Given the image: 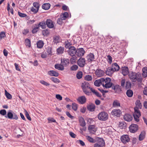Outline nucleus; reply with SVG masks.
<instances>
[{
    "label": "nucleus",
    "mask_w": 147,
    "mask_h": 147,
    "mask_svg": "<svg viewBox=\"0 0 147 147\" xmlns=\"http://www.w3.org/2000/svg\"><path fill=\"white\" fill-rule=\"evenodd\" d=\"M129 76L131 81L133 82L142 83L143 78L141 74L138 72L137 73L131 72L129 74Z\"/></svg>",
    "instance_id": "f257e3e1"
},
{
    "label": "nucleus",
    "mask_w": 147,
    "mask_h": 147,
    "mask_svg": "<svg viewBox=\"0 0 147 147\" xmlns=\"http://www.w3.org/2000/svg\"><path fill=\"white\" fill-rule=\"evenodd\" d=\"M84 92L86 95H89L91 92H90L88 90V89H89L91 90V88L90 85L88 82H84L82 84L81 86Z\"/></svg>",
    "instance_id": "f03ea898"
},
{
    "label": "nucleus",
    "mask_w": 147,
    "mask_h": 147,
    "mask_svg": "<svg viewBox=\"0 0 147 147\" xmlns=\"http://www.w3.org/2000/svg\"><path fill=\"white\" fill-rule=\"evenodd\" d=\"M98 118L101 121H105L108 119V115L107 113L105 112H101L98 114Z\"/></svg>",
    "instance_id": "7ed1b4c3"
},
{
    "label": "nucleus",
    "mask_w": 147,
    "mask_h": 147,
    "mask_svg": "<svg viewBox=\"0 0 147 147\" xmlns=\"http://www.w3.org/2000/svg\"><path fill=\"white\" fill-rule=\"evenodd\" d=\"M111 79L109 78H107L105 79V81L103 83V87L107 88L112 87L113 84L111 82Z\"/></svg>",
    "instance_id": "20e7f679"
},
{
    "label": "nucleus",
    "mask_w": 147,
    "mask_h": 147,
    "mask_svg": "<svg viewBox=\"0 0 147 147\" xmlns=\"http://www.w3.org/2000/svg\"><path fill=\"white\" fill-rule=\"evenodd\" d=\"M6 118L10 119H14L17 120L18 119V117L17 115L15 113H13L11 112H9L7 114V116H5Z\"/></svg>",
    "instance_id": "39448f33"
},
{
    "label": "nucleus",
    "mask_w": 147,
    "mask_h": 147,
    "mask_svg": "<svg viewBox=\"0 0 147 147\" xmlns=\"http://www.w3.org/2000/svg\"><path fill=\"white\" fill-rule=\"evenodd\" d=\"M129 129L130 132L135 133L138 130V127L137 125L132 124L129 126Z\"/></svg>",
    "instance_id": "423d86ee"
},
{
    "label": "nucleus",
    "mask_w": 147,
    "mask_h": 147,
    "mask_svg": "<svg viewBox=\"0 0 147 147\" xmlns=\"http://www.w3.org/2000/svg\"><path fill=\"white\" fill-rule=\"evenodd\" d=\"M77 64L80 67H83L86 64V60L85 58L80 57L77 61Z\"/></svg>",
    "instance_id": "0eeeda50"
},
{
    "label": "nucleus",
    "mask_w": 147,
    "mask_h": 147,
    "mask_svg": "<svg viewBox=\"0 0 147 147\" xmlns=\"http://www.w3.org/2000/svg\"><path fill=\"white\" fill-rule=\"evenodd\" d=\"M76 48L74 46L69 48L67 51L69 55L72 56H74L76 54Z\"/></svg>",
    "instance_id": "6e6552de"
},
{
    "label": "nucleus",
    "mask_w": 147,
    "mask_h": 147,
    "mask_svg": "<svg viewBox=\"0 0 147 147\" xmlns=\"http://www.w3.org/2000/svg\"><path fill=\"white\" fill-rule=\"evenodd\" d=\"M121 140L122 142L125 144L129 141L130 138L128 135H124L121 136Z\"/></svg>",
    "instance_id": "1a4fd4ad"
},
{
    "label": "nucleus",
    "mask_w": 147,
    "mask_h": 147,
    "mask_svg": "<svg viewBox=\"0 0 147 147\" xmlns=\"http://www.w3.org/2000/svg\"><path fill=\"white\" fill-rule=\"evenodd\" d=\"M105 81V79L101 78L100 79L96 80L94 83V85L96 86H99L101 85H103V82Z\"/></svg>",
    "instance_id": "9d476101"
},
{
    "label": "nucleus",
    "mask_w": 147,
    "mask_h": 147,
    "mask_svg": "<svg viewBox=\"0 0 147 147\" xmlns=\"http://www.w3.org/2000/svg\"><path fill=\"white\" fill-rule=\"evenodd\" d=\"M61 63L64 67L67 66L69 63V60L65 58L61 59Z\"/></svg>",
    "instance_id": "9b49d317"
},
{
    "label": "nucleus",
    "mask_w": 147,
    "mask_h": 147,
    "mask_svg": "<svg viewBox=\"0 0 147 147\" xmlns=\"http://www.w3.org/2000/svg\"><path fill=\"white\" fill-rule=\"evenodd\" d=\"M85 53V51L83 49L81 48L76 50V54L79 57H82L83 56Z\"/></svg>",
    "instance_id": "f8f14e48"
},
{
    "label": "nucleus",
    "mask_w": 147,
    "mask_h": 147,
    "mask_svg": "<svg viewBox=\"0 0 147 147\" xmlns=\"http://www.w3.org/2000/svg\"><path fill=\"white\" fill-rule=\"evenodd\" d=\"M46 23L47 27L49 28H52L54 27L53 22L50 19H47L46 21Z\"/></svg>",
    "instance_id": "ddd939ff"
},
{
    "label": "nucleus",
    "mask_w": 147,
    "mask_h": 147,
    "mask_svg": "<svg viewBox=\"0 0 147 147\" xmlns=\"http://www.w3.org/2000/svg\"><path fill=\"white\" fill-rule=\"evenodd\" d=\"M111 113L113 115L119 117L121 114V112L119 109H115L112 111Z\"/></svg>",
    "instance_id": "4468645a"
},
{
    "label": "nucleus",
    "mask_w": 147,
    "mask_h": 147,
    "mask_svg": "<svg viewBox=\"0 0 147 147\" xmlns=\"http://www.w3.org/2000/svg\"><path fill=\"white\" fill-rule=\"evenodd\" d=\"M88 129L90 133L92 134H94L97 130L95 126L94 125H90L89 126Z\"/></svg>",
    "instance_id": "2eb2a0df"
},
{
    "label": "nucleus",
    "mask_w": 147,
    "mask_h": 147,
    "mask_svg": "<svg viewBox=\"0 0 147 147\" xmlns=\"http://www.w3.org/2000/svg\"><path fill=\"white\" fill-rule=\"evenodd\" d=\"M114 72L118 71L120 69V67L117 63H113L111 67Z\"/></svg>",
    "instance_id": "dca6fc26"
},
{
    "label": "nucleus",
    "mask_w": 147,
    "mask_h": 147,
    "mask_svg": "<svg viewBox=\"0 0 147 147\" xmlns=\"http://www.w3.org/2000/svg\"><path fill=\"white\" fill-rule=\"evenodd\" d=\"M105 73L104 71L100 69H97L96 71L95 74L98 77H100L103 76Z\"/></svg>",
    "instance_id": "f3484780"
},
{
    "label": "nucleus",
    "mask_w": 147,
    "mask_h": 147,
    "mask_svg": "<svg viewBox=\"0 0 147 147\" xmlns=\"http://www.w3.org/2000/svg\"><path fill=\"white\" fill-rule=\"evenodd\" d=\"M77 101L80 104H84L86 101V98L84 96H82L78 98L77 99Z\"/></svg>",
    "instance_id": "a211bd4d"
},
{
    "label": "nucleus",
    "mask_w": 147,
    "mask_h": 147,
    "mask_svg": "<svg viewBox=\"0 0 147 147\" xmlns=\"http://www.w3.org/2000/svg\"><path fill=\"white\" fill-rule=\"evenodd\" d=\"M133 119L132 116L129 114H125L123 116V119L125 121H130Z\"/></svg>",
    "instance_id": "6ab92c4d"
},
{
    "label": "nucleus",
    "mask_w": 147,
    "mask_h": 147,
    "mask_svg": "<svg viewBox=\"0 0 147 147\" xmlns=\"http://www.w3.org/2000/svg\"><path fill=\"white\" fill-rule=\"evenodd\" d=\"M88 62H91L94 61V56L93 54L90 53L86 57Z\"/></svg>",
    "instance_id": "aec40b11"
},
{
    "label": "nucleus",
    "mask_w": 147,
    "mask_h": 147,
    "mask_svg": "<svg viewBox=\"0 0 147 147\" xmlns=\"http://www.w3.org/2000/svg\"><path fill=\"white\" fill-rule=\"evenodd\" d=\"M112 88L117 92H120L121 91V86L118 85H113L112 86Z\"/></svg>",
    "instance_id": "412c9836"
},
{
    "label": "nucleus",
    "mask_w": 147,
    "mask_h": 147,
    "mask_svg": "<svg viewBox=\"0 0 147 147\" xmlns=\"http://www.w3.org/2000/svg\"><path fill=\"white\" fill-rule=\"evenodd\" d=\"M121 73L123 75L125 76L127 75L129 73V69L127 67H122L121 68Z\"/></svg>",
    "instance_id": "4be33fe9"
},
{
    "label": "nucleus",
    "mask_w": 147,
    "mask_h": 147,
    "mask_svg": "<svg viewBox=\"0 0 147 147\" xmlns=\"http://www.w3.org/2000/svg\"><path fill=\"white\" fill-rule=\"evenodd\" d=\"M48 74L51 76L57 77L59 75V74L57 71L54 70H50L48 71Z\"/></svg>",
    "instance_id": "5701e85b"
},
{
    "label": "nucleus",
    "mask_w": 147,
    "mask_h": 147,
    "mask_svg": "<svg viewBox=\"0 0 147 147\" xmlns=\"http://www.w3.org/2000/svg\"><path fill=\"white\" fill-rule=\"evenodd\" d=\"M111 67H109L106 68L105 70V73L107 75L110 76L114 72Z\"/></svg>",
    "instance_id": "b1692460"
},
{
    "label": "nucleus",
    "mask_w": 147,
    "mask_h": 147,
    "mask_svg": "<svg viewBox=\"0 0 147 147\" xmlns=\"http://www.w3.org/2000/svg\"><path fill=\"white\" fill-rule=\"evenodd\" d=\"M87 109L89 111L93 112L95 110V106L94 104H91L87 106Z\"/></svg>",
    "instance_id": "393cba45"
},
{
    "label": "nucleus",
    "mask_w": 147,
    "mask_h": 147,
    "mask_svg": "<svg viewBox=\"0 0 147 147\" xmlns=\"http://www.w3.org/2000/svg\"><path fill=\"white\" fill-rule=\"evenodd\" d=\"M96 144L102 146H104L105 144L104 140L102 138H98L97 140V143Z\"/></svg>",
    "instance_id": "a878e982"
},
{
    "label": "nucleus",
    "mask_w": 147,
    "mask_h": 147,
    "mask_svg": "<svg viewBox=\"0 0 147 147\" xmlns=\"http://www.w3.org/2000/svg\"><path fill=\"white\" fill-rule=\"evenodd\" d=\"M55 68L59 70L63 71L64 69V67H63L61 64L57 63L55 65Z\"/></svg>",
    "instance_id": "bb28decb"
},
{
    "label": "nucleus",
    "mask_w": 147,
    "mask_h": 147,
    "mask_svg": "<svg viewBox=\"0 0 147 147\" xmlns=\"http://www.w3.org/2000/svg\"><path fill=\"white\" fill-rule=\"evenodd\" d=\"M146 132L144 131H143L141 132L139 136V140L140 141L143 140L145 137Z\"/></svg>",
    "instance_id": "cd10ccee"
},
{
    "label": "nucleus",
    "mask_w": 147,
    "mask_h": 147,
    "mask_svg": "<svg viewBox=\"0 0 147 147\" xmlns=\"http://www.w3.org/2000/svg\"><path fill=\"white\" fill-rule=\"evenodd\" d=\"M79 121L80 125L82 127H84L86 125V123L84 119L82 117H80L79 119Z\"/></svg>",
    "instance_id": "c85d7f7f"
},
{
    "label": "nucleus",
    "mask_w": 147,
    "mask_h": 147,
    "mask_svg": "<svg viewBox=\"0 0 147 147\" xmlns=\"http://www.w3.org/2000/svg\"><path fill=\"white\" fill-rule=\"evenodd\" d=\"M64 48L63 47H60L57 49V53L58 55L62 54L64 51Z\"/></svg>",
    "instance_id": "c756f323"
},
{
    "label": "nucleus",
    "mask_w": 147,
    "mask_h": 147,
    "mask_svg": "<svg viewBox=\"0 0 147 147\" xmlns=\"http://www.w3.org/2000/svg\"><path fill=\"white\" fill-rule=\"evenodd\" d=\"M50 4L49 3H45L42 5V7L43 9L45 10H47L49 9L50 7Z\"/></svg>",
    "instance_id": "7c9ffc66"
},
{
    "label": "nucleus",
    "mask_w": 147,
    "mask_h": 147,
    "mask_svg": "<svg viewBox=\"0 0 147 147\" xmlns=\"http://www.w3.org/2000/svg\"><path fill=\"white\" fill-rule=\"evenodd\" d=\"M65 46L66 49H69V48H71L73 46H71L72 44L71 42H69L68 40H66L65 42Z\"/></svg>",
    "instance_id": "2f4dec72"
},
{
    "label": "nucleus",
    "mask_w": 147,
    "mask_h": 147,
    "mask_svg": "<svg viewBox=\"0 0 147 147\" xmlns=\"http://www.w3.org/2000/svg\"><path fill=\"white\" fill-rule=\"evenodd\" d=\"M35 25V26L32 31V33L33 34L36 33L39 28V26L38 24H36Z\"/></svg>",
    "instance_id": "473e14b6"
},
{
    "label": "nucleus",
    "mask_w": 147,
    "mask_h": 147,
    "mask_svg": "<svg viewBox=\"0 0 147 147\" xmlns=\"http://www.w3.org/2000/svg\"><path fill=\"white\" fill-rule=\"evenodd\" d=\"M37 47L38 48H41L43 46V42L42 40H39L36 43Z\"/></svg>",
    "instance_id": "72a5a7b5"
},
{
    "label": "nucleus",
    "mask_w": 147,
    "mask_h": 147,
    "mask_svg": "<svg viewBox=\"0 0 147 147\" xmlns=\"http://www.w3.org/2000/svg\"><path fill=\"white\" fill-rule=\"evenodd\" d=\"M38 25L39 26V27H40L42 29H45L46 28V22H45L44 21L40 22Z\"/></svg>",
    "instance_id": "f704fd0d"
},
{
    "label": "nucleus",
    "mask_w": 147,
    "mask_h": 147,
    "mask_svg": "<svg viewBox=\"0 0 147 147\" xmlns=\"http://www.w3.org/2000/svg\"><path fill=\"white\" fill-rule=\"evenodd\" d=\"M126 94L129 97H131L132 96L133 94V91L130 89L128 90L126 92Z\"/></svg>",
    "instance_id": "c9c22d12"
},
{
    "label": "nucleus",
    "mask_w": 147,
    "mask_h": 147,
    "mask_svg": "<svg viewBox=\"0 0 147 147\" xmlns=\"http://www.w3.org/2000/svg\"><path fill=\"white\" fill-rule=\"evenodd\" d=\"M142 75L144 78H146L147 76V67H144L142 69Z\"/></svg>",
    "instance_id": "e433bc0d"
},
{
    "label": "nucleus",
    "mask_w": 147,
    "mask_h": 147,
    "mask_svg": "<svg viewBox=\"0 0 147 147\" xmlns=\"http://www.w3.org/2000/svg\"><path fill=\"white\" fill-rule=\"evenodd\" d=\"M60 17L63 20H65L68 17V13L67 12H65L60 16Z\"/></svg>",
    "instance_id": "4c0bfd02"
},
{
    "label": "nucleus",
    "mask_w": 147,
    "mask_h": 147,
    "mask_svg": "<svg viewBox=\"0 0 147 147\" xmlns=\"http://www.w3.org/2000/svg\"><path fill=\"white\" fill-rule=\"evenodd\" d=\"M60 41L59 37L58 36H56L53 37V42L55 43H57Z\"/></svg>",
    "instance_id": "58836bf2"
},
{
    "label": "nucleus",
    "mask_w": 147,
    "mask_h": 147,
    "mask_svg": "<svg viewBox=\"0 0 147 147\" xmlns=\"http://www.w3.org/2000/svg\"><path fill=\"white\" fill-rule=\"evenodd\" d=\"M113 107H120V103L119 101L117 100H115L113 101Z\"/></svg>",
    "instance_id": "ea45409f"
},
{
    "label": "nucleus",
    "mask_w": 147,
    "mask_h": 147,
    "mask_svg": "<svg viewBox=\"0 0 147 147\" xmlns=\"http://www.w3.org/2000/svg\"><path fill=\"white\" fill-rule=\"evenodd\" d=\"M86 139L90 142L95 143L96 142L95 140L94 139L89 136H86Z\"/></svg>",
    "instance_id": "a19ab883"
},
{
    "label": "nucleus",
    "mask_w": 147,
    "mask_h": 147,
    "mask_svg": "<svg viewBox=\"0 0 147 147\" xmlns=\"http://www.w3.org/2000/svg\"><path fill=\"white\" fill-rule=\"evenodd\" d=\"M25 44L26 46L28 47H31V42L30 39L26 38L25 40Z\"/></svg>",
    "instance_id": "79ce46f5"
},
{
    "label": "nucleus",
    "mask_w": 147,
    "mask_h": 147,
    "mask_svg": "<svg viewBox=\"0 0 147 147\" xmlns=\"http://www.w3.org/2000/svg\"><path fill=\"white\" fill-rule=\"evenodd\" d=\"M5 95L7 98L8 99H11L12 98L11 95L6 90H5Z\"/></svg>",
    "instance_id": "37998d69"
},
{
    "label": "nucleus",
    "mask_w": 147,
    "mask_h": 147,
    "mask_svg": "<svg viewBox=\"0 0 147 147\" xmlns=\"http://www.w3.org/2000/svg\"><path fill=\"white\" fill-rule=\"evenodd\" d=\"M134 109L135 111L133 115H136L139 116H140L141 113L138 109V108H134Z\"/></svg>",
    "instance_id": "c03bdc74"
},
{
    "label": "nucleus",
    "mask_w": 147,
    "mask_h": 147,
    "mask_svg": "<svg viewBox=\"0 0 147 147\" xmlns=\"http://www.w3.org/2000/svg\"><path fill=\"white\" fill-rule=\"evenodd\" d=\"M49 30L47 29L43 30L42 31V35L44 36H47L49 34Z\"/></svg>",
    "instance_id": "a18cd8bd"
},
{
    "label": "nucleus",
    "mask_w": 147,
    "mask_h": 147,
    "mask_svg": "<svg viewBox=\"0 0 147 147\" xmlns=\"http://www.w3.org/2000/svg\"><path fill=\"white\" fill-rule=\"evenodd\" d=\"M91 90L97 96L99 97H101V94H100L98 92L96 91L95 90L93 89V88H91Z\"/></svg>",
    "instance_id": "49530a36"
},
{
    "label": "nucleus",
    "mask_w": 147,
    "mask_h": 147,
    "mask_svg": "<svg viewBox=\"0 0 147 147\" xmlns=\"http://www.w3.org/2000/svg\"><path fill=\"white\" fill-rule=\"evenodd\" d=\"M83 76L82 72L81 71L78 72L76 74L77 78L79 79H80Z\"/></svg>",
    "instance_id": "de8ad7c7"
},
{
    "label": "nucleus",
    "mask_w": 147,
    "mask_h": 147,
    "mask_svg": "<svg viewBox=\"0 0 147 147\" xmlns=\"http://www.w3.org/2000/svg\"><path fill=\"white\" fill-rule=\"evenodd\" d=\"M6 36L5 32L2 31L0 32V40H1Z\"/></svg>",
    "instance_id": "09e8293b"
},
{
    "label": "nucleus",
    "mask_w": 147,
    "mask_h": 147,
    "mask_svg": "<svg viewBox=\"0 0 147 147\" xmlns=\"http://www.w3.org/2000/svg\"><path fill=\"white\" fill-rule=\"evenodd\" d=\"M46 51L48 55H52V52L51 51L52 49L50 47H47L46 49Z\"/></svg>",
    "instance_id": "8fccbe9b"
},
{
    "label": "nucleus",
    "mask_w": 147,
    "mask_h": 147,
    "mask_svg": "<svg viewBox=\"0 0 147 147\" xmlns=\"http://www.w3.org/2000/svg\"><path fill=\"white\" fill-rule=\"evenodd\" d=\"M78 68V67L77 65H75L72 66L70 67V69L71 71H75Z\"/></svg>",
    "instance_id": "3c124183"
},
{
    "label": "nucleus",
    "mask_w": 147,
    "mask_h": 147,
    "mask_svg": "<svg viewBox=\"0 0 147 147\" xmlns=\"http://www.w3.org/2000/svg\"><path fill=\"white\" fill-rule=\"evenodd\" d=\"M131 84L130 82L129 81H127L126 82L125 85V88L126 89H129L131 88Z\"/></svg>",
    "instance_id": "603ef678"
},
{
    "label": "nucleus",
    "mask_w": 147,
    "mask_h": 147,
    "mask_svg": "<svg viewBox=\"0 0 147 147\" xmlns=\"http://www.w3.org/2000/svg\"><path fill=\"white\" fill-rule=\"evenodd\" d=\"M31 11L33 12L34 14L37 13L39 9H38L35 8L33 7H32L31 8Z\"/></svg>",
    "instance_id": "864d4df0"
},
{
    "label": "nucleus",
    "mask_w": 147,
    "mask_h": 147,
    "mask_svg": "<svg viewBox=\"0 0 147 147\" xmlns=\"http://www.w3.org/2000/svg\"><path fill=\"white\" fill-rule=\"evenodd\" d=\"M33 5L34 7L38 9H39L40 5L39 3L36 2H34L33 3Z\"/></svg>",
    "instance_id": "5fc2aeb1"
},
{
    "label": "nucleus",
    "mask_w": 147,
    "mask_h": 147,
    "mask_svg": "<svg viewBox=\"0 0 147 147\" xmlns=\"http://www.w3.org/2000/svg\"><path fill=\"white\" fill-rule=\"evenodd\" d=\"M24 112L25 113V115L28 119L30 121H31V119L30 117V116L29 115L27 111L25 110H24Z\"/></svg>",
    "instance_id": "6e6d98bb"
},
{
    "label": "nucleus",
    "mask_w": 147,
    "mask_h": 147,
    "mask_svg": "<svg viewBox=\"0 0 147 147\" xmlns=\"http://www.w3.org/2000/svg\"><path fill=\"white\" fill-rule=\"evenodd\" d=\"M40 82L42 84L46 86H48L50 85V84L47 82L44 81L43 80H41L40 81Z\"/></svg>",
    "instance_id": "4d7b16f0"
},
{
    "label": "nucleus",
    "mask_w": 147,
    "mask_h": 147,
    "mask_svg": "<svg viewBox=\"0 0 147 147\" xmlns=\"http://www.w3.org/2000/svg\"><path fill=\"white\" fill-rule=\"evenodd\" d=\"M85 80L89 81L92 80V77L91 76L89 75H88L85 77Z\"/></svg>",
    "instance_id": "13d9d810"
},
{
    "label": "nucleus",
    "mask_w": 147,
    "mask_h": 147,
    "mask_svg": "<svg viewBox=\"0 0 147 147\" xmlns=\"http://www.w3.org/2000/svg\"><path fill=\"white\" fill-rule=\"evenodd\" d=\"M51 80L55 83H57L60 82V80L57 78L52 77L51 78Z\"/></svg>",
    "instance_id": "bf43d9fd"
},
{
    "label": "nucleus",
    "mask_w": 147,
    "mask_h": 147,
    "mask_svg": "<svg viewBox=\"0 0 147 147\" xmlns=\"http://www.w3.org/2000/svg\"><path fill=\"white\" fill-rule=\"evenodd\" d=\"M72 108L74 110L76 111L78 108V107L77 104L75 103H73L72 105Z\"/></svg>",
    "instance_id": "052dcab7"
},
{
    "label": "nucleus",
    "mask_w": 147,
    "mask_h": 147,
    "mask_svg": "<svg viewBox=\"0 0 147 147\" xmlns=\"http://www.w3.org/2000/svg\"><path fill=\"white\" fill-rule=\"evenodd\" d=\"M47 119L49 123L52 122L55 123L56 122V120L53 118H51L49 117Z\"/></svg>",
    "instance_id": "680f3d73"
},
{
    "label": "nucleus",
    "mask_w": 147,
    "mask_h": 147,
    "mask_svg": "<svg viewBox=\"0 0 147 147\" xmlns=\"http://www.w3.org/2000/svg\"><path fill=\"white\" fill-rule=\"evenodd\" d=\"M133 116L134 119L137 122L139 121L140 120L139 117L140 116H139L136 115H133Z\"/></svg>",
    "instance_id": "e2e57ef3"
},
{
    "label": "nucleus",
    "mask_w": 147,
    "mask_h": 147,
    "mask_svg": "<svg viewBox=\"0 0 147 147\" xmlns=\"http://www.w3.org/2000/svg\"><path fill=\"white\" fill-rule=\"evenodd\" d=\"M63 20L60 17L58 19L57 21V23L58 24L61 25L62 23Z\"/></svg>",
    "instance_id": "0e129e2a"
},
{
    "label": "nucleus",
    "mask_w": 147,
    "mask_h": 147,
    "mask_svg": "<svg viewBox=\"0 0 147 147\" xmlns=\"http://www.w3.org/2000/svg\"><path fill=\"white\" fill-rule=\"evenodd\" d=\"M136 105L137 106H138V107L139 108H141L142 105L141 104V103L140 102V101L139 100H137L136 102Z\"/></svg>",
    "instance_id": "69168bd1"
},
{
    "label": "nucleus",
    "mask_w": 147,
    "mask_h": 147,
    "mask_svg": "<svg viewBox=\"0 0 147 147\" xmlns=\"http://www.w3.org/2000/svg\"><path fill=\"white\" fill-rule=\"evenodd\" d=\"M18 14L19 16L21 17H26L27 16V15L25 13H22L20 12H18Z\"/></svg>",
    "instance_id": "338daca9"
},
{
    "label": "nucleus",
    "mask_w": 147,
    "mask_h": 147,
    "mask_svg": "<svg viewBox=\"0 0 147 147\" xmlns=\"http://www.w3.org/2000/svg\"><path fill=\"white\" fill-rule=\"evenodd\" d=\"M108 59V61L109 63L111 64L112 62V57L110 55H108L107 56Z\"/></svg>",
    "instance_id": "774afa93"
}]
</instances>
